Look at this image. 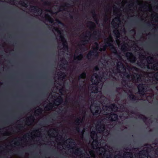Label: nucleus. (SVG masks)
Segmentation results:
<instances>
[{"label":"nucleus","instance_id":"obj_1","mask_svg":"<svg viewBox=\"0 0 158 158\" xmlns=\"http://www.w3.org/2000/svg\"><path fill=\"white\" fill-rule=\"evenodd\" d=\"M103 75V77H100L97 74H94L92 76L91 78V81L93 84H95L92 87V93H94L95 95L97 94L98 93V95L96 97L97 100L99 102L100 104L99 106H96L94 104H92L91 106L90 110L91 112L94 115H97L99 113V111L100 109L99 106L100 104H102L103 102L102 100L104 98L102 96V93L101 92V89L102 86V81H103V78L104 77Z\"/></svg>","mask_w":158,"mask_h":158},{"label":"nucleus","instance_id":"obj_2","mask_svg":"<svg viewBox=\"0 0 158 158\" xmlns=\"http://www.w3.org/2000/svg\"><path fill=\"white\" fill-rule=\"evenodd\" d=\"M122 58H123L122 57L119 56L118 59H119V61H118L117 60V61L114 63V65L116 64L117 65L116 71L117 73H120V74H123L124 76H126L129 79L132 80L134 82H138L140 81L141 79L140 76L138 74L135 73L133 75H127L126 74V69L123 64Z\"/></svg>","mask_w":158,"mask_h":158},{"label":"nucleus","instance_id":"obj_3","mask_svg":"<svg viewBox=\"0 0 158 158\" xmlns=\"http://www.w3.org/2000/svg\"><path fill=\"white\" fill-rule=\"evenodd\" d=\"M113 39L111 36L110 35L109 37L105 40V44L103 46L102 48H100L99 49L100 51H104L106 50V47H109L111 51L115 54L117 53V51L114 45L112 44Z\"/></svg>","mask_w":158,"mask_h":158},{"label":"nucleus","instance_id":"obj_4","mask_svg":"<svg viewBox=\"0 0 158 158\" xmlns=\"http://www.w3.org/2000/svg\"><path fill=\"white\" fill-rule=\"evenodd\" d=\"M118 30H114V33L115 34L116 37V42L118 46H121L122 50L123 52H125L126 50H128V45L125 42H124L122 44L120 43V41L119 40V38L120 37V33Z\"/></svg>","mask_w":158,"mask_h":158},{"label":"nucleus","instance_id":"obj_5","mask_svg":"<svg viewBox=\"0 0 158 158\" xmlns=\"http://www.w3.org/2000/svg\"><path fill=\"white\" fill-rule=\"evenodd\" d=\"M63 100L61 96H59L57 98L54 100L52 102H50L46 107L45 109L48 110H53L56 106L60 104Z\"/></svg>","mask_w":158,"mask_h":158},{"label":"nucleus","instance_id":"obj_6","mask_svg":"<svg viewBox=\"0 0 158 158\" xmlns=\"http://www.w3.org/2000/svg\"><path fill=\"white\" fill-rule=\"evenodd\" d=\"M55 30L60 35V39L62 43L63 49L65 50V51H67L68 48L67 43L62 35V30L59 28H55Z\"/></svg>","mask_w":158,"mask_h":158},{"label":"nucleus","instance_id":"obj_7","mask_svg":"<svg viewBox=\"0 0 158 158\" xmlns=\"http://www.w3.org/2000/svg\"><path fill=\"white\" fill-rule=\"evenodd\" d=\"M98 44L97 43H95L93 46L92 50L87 55V58L90 59L91 57L94 56L97 57L98 56Z\"/></svg>","mask_w":158,"mask_h":158},{"label":"nucleus","instance_id":"obj_8","mask_svg":"<svg viewBox=\"0 0 158 158\" xmlns=\"http://www.w3.org/2000/svg\"><path fill=\"white\" fill-rule=\"evenodd\" d=\"M91 36L92 35L90 32H88L87 33H86L85 34L83 33V35L81 36L82 40L80 44L84 45L87 44L88 42L89 41L90 39Z\"/></svg>","mask_w":158,"mask_h":158},{"label":"nucleus","instance_id":"obj_9","mask_svg":"<svg viewBox=\"0 0 158 158\" xmlns=\"http://www.w3.org/2000/svg\"><path fill=\"white\" fill-rule=\"evenodd\" d=\"M103 110L100 112V113L103 114L104 115H107L108 114V109H111V110L116 111L117 110V108L116 106L112 104L110 106V108L107 107L106 106H103Z\"/></svg>","mask_w":158,"mask_h":158},{"label":"nucleus","instance_id":"obj_10","mask_svg":"<svg viewBox=\"0 0 158 158\" xmlns=\"http://www.w3.org/2000/svg\"><path fill=\"white\" fill-rule=\"evenodd\" d=\"M148 153L147 151L143 150L138 154L135 155V158H148Z\"/></svg>","mask_w":158,"mask_h":158},{"label":"nucleus","instance_id":"obj_11","mask_svg":"<svg viewBox=\"0 0 158 158\" xmlns=\"http://www.w3.org/2000/svg\"><path fill=\"white\" fill-rule=\"evenodd\" d=\"M73 140L71 139H68L65 141L63 143H62L60 144L64 147V146H66L67 147L70 148H72V146L73 143Z\"/></svg>","mask_w":158,"mask_h":158},{"label":"nucleus","instance_id":"obj_12","mask_svg":"<svg viewBox=\"0 0 158 158\" xmlns=\"http://www.w3.org/2000/svg\"><path fill=\"white\" fill-rule=\"evenodd\" d=\"M125 55L127 59L131 62L133 63L135 62V57L131 53L127 52Z\"/></svg>","mask_w":158,"mask_h":158},{"label":"nucleus","instance_id":"obj_13","mask_svg":"<svg viewBox=\"0 0 158 158\" xmlns=\"http://www.w3.org/2000/svg\"><path fill=\"white\" fill-rule=\"evenodd\" d=\"M138 88L139 94L144 95L145 92L144 85L142 84H140L138 86Z\"/></svg>","mask_w":158,"mask_h":158},{"label":"nucleus","instance_id":"obj_14","mask_svg":"<svg viewBox=\"0 0 158 158\" xmlns=\"http://www.w3.org/2000/svg\"><path fill=\"white\" fill-rule=\"evenodd\" d=\"M120 19L119 18H115L113 19L111 23L112 25L116 27H118Z\"/></svg>","mask_w":158,"mask_h":158},{"label":"nucleus","instance_id":"obj_15","mask_svg":"<svg viewBox=\"0 0 158 158\" xmlns=\"http://www.w3.org/2000/svg\"><path fill=\"white\" fill-rule=\"evenodd\" d=\"M118 116L117 114H111L108 116H106V118H107L109 120L111 121H115L117 118Z\"/></svg>","mask_w":158,"mask_h":158},{"label":"nucleus","instance_id":"obj_16","mask_svg":"<svg viewBox=\"0 0 158 158\" xmlns=\"http://www.w3.org/2000/svg\"><path fill=\"white\" fill-rule=\"evenodd\" d=\"M34 121V118L33 116H31L28 118L26 121V124L28 125L32 124Z\"/></svg>","mask_w":158,"mask_h":158},{"label":"nucleus","instance_id":"obj_17","mask_svg":"<svg viewBox=\"0 0 158 158\" xmlns=\"http://www.w3.org/2000/svg\"><path fill=\"white\" fill-rule=\"evenodd\" d=\"M39 131L36 130L34 132H32L29 136L33 138V136H39L40 134V133L38 134Z\"/></svg>","mask_w":158,"mask_h":158},{"label":"nucleus","instance_id":"obj_18","mask_svg":"<svg viewBox=\"0 0 158 158\" xmlns=\"http://www.w3.org/2000/svg\"><path fill=\"white\" fill-rule=\"evenodd\" d=\"M77 51H76V53L74 54V58L75 60H81L82 58V55L81 54L78 55L77 54Z\"/></svg>","mask_w":158,"mask_h":158},{"label":"nucleus","instance_id":"obj_19","mask_svg":"<svg viewBox=\"0 0 158 158\" xmlns=\"http://www.w3.org/2000/svg\"><path fill=\"white\" fill-rule=\"evenodd\" d=\"M87 26L91 30L94 29L95 27V24L92 22H89L87 23Z\"/></svg>","mask_w":158,"mask_h":158},{"label":"nucleus","instance_id":"obj_20","mask_svg":"<svg viewBox=\"0 0 158 158\" xmlns=\"http://www.w3.org/2000/svg\"><path fill=\"white\" fill-rule=\"evenodd\" d=\"M100 33L98 32L97 33L96 31H94V32L92 36L94 37L95 39H98L99 38V35Z\"/></svg>","mask_w":158,"mask_h":158},{"label":"nucleus","instance_id":"obj_21","mask_svg":"<svg viewBox=\"0 0 158 158\" xmlns=\"http://www.w3.org/2000/svg\"><path fill=\"white\" fill-rule=\"evenodd\" d=\"M45 18L46 19H47L51 23H54L53 20L49 16H47V15H46L45 16Z\"/></svg>","mask_w":158,"mask_h":158},{"label":"nucleus","instance_id":"obj_22","mask_svg":"<svg viewBox=\"0 0 158 158\" xmlns=\"http://www.w3.org/2000/svg\"><path fill=\"white\" fill-rule=\"evenodd\" d=\"M83 118L82 119L81 118H77L75 122L77 124H79L80 123H81L82 121H83Z\"/></svg>","mask_w":158,"mask_h":158},{"label":"nucleus","instance_id":"obj_23","mask_svg":"<svg viewBox=\"0 0 158 158\" xmlns=\"http://www.w3.org/2000/svg\"><path fill=\"white\" fill-rule=\"evenodd\" d=\"M147 61L148 63L152 64L153 62V59L152 57H148L147 59Z\"/></svg>","mask_w":158,"mask_h":158},{"label":"nucleus","instance_id":"obj_24","mask_svg":"<svg viewBox=\"0 0 158 158\" xmlns=\"http://www.w3.org/2000/svg\"><path fill=\"white\" fill-rule=\"evenodd\" d=\"M151 68L154 70H158V64H153Z\"/></svg>","mask_w":158,"mask_h":158},{"label":"nucleus","instance_id":"obj_25","mask_svg":"<svg viewBox=\"0 0 158 158\" xmlns=\"http://www.w3.org/2000/svg\"><path fill=\"white\" fill-rule=\"evenodd\" d=\"M86 74L85 73H83L81 74L79 77V80H80L81 78H84L85 77Z\"/></svg>","mask_w":158,"mask_h":158},{"label":"nucleus","instance_id":"obj_26","mask_svg":"<svg viewBox=\"0 0 158 158\" xmlns=\"http://www.w3.org/2000/svg\"><path fill=\"white\" fill-rule=\"evenodd\" d=\"M61 73V75H60V74H59V75H60L59 78L60 79L61 78L63 80V79H64V78L65 77L66 75L64 73Z\"/></svg>","mask_w":158,"mask_h":158},{"label":"nucleus","instance_id":"obj_27","mask_svg":"<svg viewBox=\"0 0 158 158\" xmlns=\"http://www.w3.org/2000/svg\"><path fill=\"white\" fill-rule=\"evenodd\" d=\"M51 132V131H49L48 132V135H49V136L50 137H54L55 136V135H54L53 133L50 134V132Z\"/></svg>","mask_w":158,"mask_h":158},{"label":"nucleus","instance_id":"obj_28","mask_svg":"<svg viewBox=\"0 0 158 158\" xmlns=\"http://www.w3.org/2000/svg\"><path fill=\"white\" fill-rule=\"evenodd\" d=\"M146 96L147 97L146 98V99L148 101H149V98H152V96H149L148 95H146Z\"/></svg>","mask_w":158,"mask_h":158},{"label":"nucleus","instance_id":"obj_29","mask_svg":"<svg viewBox=\"0 0 158 158\" xmlns=\"http://www.w3.org/2000/svg\"><path fill=\"white\" fill-rule=\"evenodd\" d=\"M57 22H58V24L61 25H62V26H64V25L63 24H62V23H60L59 21H57Z\"/></svg>","mask_w":158,"mask_h":158},{"label":"nucleus","instance_id":"obj_30","mask_svg":"<svg viewBox=\"0 0 158 158\" xmlns=\"http://www.w3.org/2000/svg\"><path fill=\"white\" fill-rule=\"evenodd\" d=\"M98 70V67L96 66L95 67L94 69V70L95 71H97Z\"/></svg>","mask_w":158,"mask_h":158},{"label":"nucleus","instance_id":"obj_31","mask_svg":"<svg viewBox=\"0 0 158 158\" xmlns=\"http://www.w3.org/2000/svg\"><path fill=\"white\" fill-rule=\"evenodd\" d=\"M85 131V130H83V131H82V134H83L84 133V132Z\"/></svg>","mask_w":158,"mask_h":158},{"label":"nucleus","instance_id":"obj_32","mask_svg":"<svg viewBox=\"0 0 158 158\" xmlns=\"http://www.w3.org/2000/svg\"><path fill=\"white\" fill-rule=\"evenodd\" d=\"M109 134V132L108 131L107 132V133H106V134H105L104 135H107L108 134Z\"/></svg>","mask_w":158,"mask_h":158},{"label":"nucleus","instance_id":"obj_33","mask_svg":"<svg viewBox=\"0 0 158 158\" xmlns=\"http://www.w3.org/2000/svg\"><path fill=\"white\" fill-rule=\"evenodd\" d=\"M23 5L24 6H26V4H23Z\"/></svg>","mask_w":158,"mask_h":158},{"label":"nucleus","instance_id":"obj_34","mask_svg":"<svg viewBox=\"0 0 158 158\" xmlns=\"http://www.w3.org/2000/svg\"><path fill=\"white\" fill-rule=\"evenodd\" d=\"M123 32H125V29L124 28L123 29Z\"/></svg>","mask_w":158,"mask_h":158},{"label":"nucleus","instance_id":"obj_35","mask_svg":"<svg viewBox=\"0 0 158 158\" xmlns=\"http://www.w3.org/2000/svg\"><path fill=\"white\" fill-rule=\"evenodd\" d=\"M132 99H133L134 98V96L132 95Z\"/></svg>","mask_w":158,"mask_h":158},{"label":"nucleus","instance_id":"obj_36","mask_svg":"<svg viewBox=\"0 0 158 158\" xmlns=\"http://www.w3.org/2000/svg\"><path fill=\"white\" fill-rule=\"evenodd\" d=\"M156 79L157 80H158V77H156Z\"/></svg>","mask_w":158,"mask_h":158},{"label":"nucleus","instance_id":"obj_37","mask_svg":"<svg viewBox=\"0 0 158 158\" xmlns=\"http://www.w3.org/2000/svg\"><path fill=\"white\" fill-rule=\"evenodd\" d=\"M148 68H150L149 67V66H148Z\"/></svg>","mask_w":158,"mask_h":158},{"label":"nucleus","instance_id":"obj_38","mask_svg":"<svg viewBox=\"0 0 158 158\" xmlns=\"http://www.w3.org/2000/svg\"><path fill=\"white\" fill-rule=\"evenodd\" d=\"M113 72L114 73H115V72H114V71H113Z\"/></svg>","mask_w":158,"mask_h":158},{"label":"nucleus","instance_id":"obj_39","mask_svg":"<svg viewBox=\"0 0 158 158\" xmlns=\"http://www.w3.org/2000/svg\"><path fill=\"white\" fill-rule=\"evenodd\" d=\"M60 92L62 94H63L60 91Z\"/></svg>","mask_w":158,"mask_h":158}]
</instances>
